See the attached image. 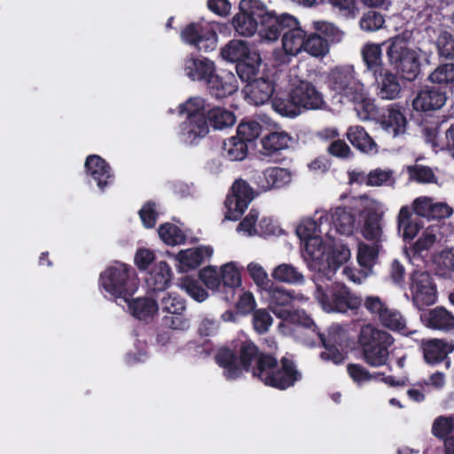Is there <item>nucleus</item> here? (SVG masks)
Wrapping results in <instances>:
<instances>
[{"label": "nucleus", "mask_w": 454, "mask_h": 454, "mask_svg": "<svg viewBox=\"0 0 454 454\" xmlns=\"http://www.w3.org/2000/svg\"><path fill=\"white\" fill-rule=\"evenodd\" d=\"M238 352L239 359L229 348H221L215 355V362L223 369V375L227 380L239 378L243 369L251 370L253 376L265 385L286 389L301 378L292 361L283 358L281 364H278L273 356L260 354L250 340L241 341Z\"/></svg>", "instance_id": "1"}, {"label": "nucleus", "mask_w": 454, "mask_h": 454, "mask_svg": "<svg viewBox=\"0 0 454 454\" xmlns=\"http://www.w3.org/2000/svg\"><path fill=\"white\" fill-rule=\"evenodd\" d=\"M353 197L348 206L334 207L329 211L317 210L315 218H304V223L300 228V232L306 235V231H315L319 228V232L325 234V238L333 240L335 235L340 233L345 236H350L356 230V214H361L363 208L354 206Z\"/></svg>", "instance_id": "2"}, {"label": "nucleus", "mask_w": 454, "mask_h": 454, "mask_svg": "<svg viewBox=\"0 0 454 454\" xmlns=\"http://www.w3.org/2000/svg\"><path fill=\"white\" fill-rule=\"evenodd\" d=\"M394 342L395 339L389 333L372 324L363 325L358 334V343L362 349L363 358L372 367H381L387 364L390 355L389 348Z\"/></svg>", "instance_id": "3"}, {"label": "nucleus", "mask_w": 454, "mask_h": 454, "mask_svg": "<svg viewBox=\"0 0 454 454\" xmlns=\"http://www.w3.org/2000/svg\"><path fill=\"white\" fill-rule=\"evenodd\" d=\"M325 278L314 279L316 290L314 298L319 303L322 309L327 313H345L348 309H356L361 305V300L352 294L344 285L333 284L325 286Z\"/></svg>", "instance_id": "4"}, {"label": "nucleus", "mask_w": 454, "mask_h": 454, "mask_svg": "<svg viewBox=\"0 0 454 454\" xmlns=\"http://www.w3.org/2000/svg\"><path fill=\"white\" fill-rule=\"evenodd\" d=\"M100 286L122 305L137 289L134 270L122 262H115L100 274Z\"/></svg>", "instance_id": "5"}, {"label": "nucleus", "mask_w": 454, "mask_h": 454, "mask_svg": "<svg viewBox=\"0 0 454 454\" xmlns=\"http://www.w3.org/2000/svg\"><path fill=\"white\" fill-rule=\"evenodd\" d=\"M411 37L412 32L405 30L391 38L387 51L390 64L409 81H413L420 72L418 51L408 47V42Z\"/></svg>", "instance_id": "6"}, {"label": "nucleus", "mask_w": 454, "mask_h": 454, "mask_svg": "<svg viewBox=\"0 0 454 454\" xmlns=\"http://www.w3.org/2000/svg\"><path fill=\"white\" fill-rule=\"evenodd\" d=\"M304 219L301 221L296 228V233L299 238L304 242V260L308 263L310 270L314 271L312 280L322 278L323 275H331V266L325 262L326 253L325 244L323 238L325 237L324 233L319 232V228L315 231H306V235L300 232V228L303 225Z\"/></svg>", "instance_id": "7"}, {"label": "nucleus", "mask_w": 454, "mask_h": 454, "mask_svg": "<svg viewBox=\"0 0 454 454\" xmlns=\"http://www.w3.org/2000/svg\"><path fill=\"white\" fill-rule=\"evenodd\" d=\"M328 86L347 100L361 98L365 88L351 65L333 68L328 75Z\"/></svg>", "instance_id": "8"}, {"label": "nucleus", "mask_w": 454, "mask_h": 454, "mask_svg": "<svg viewBox=\"0 0 454 454\" xmlns=\"http://www.w3.org/2000/svg\"><path fill=\"white\" fill-rule=\"evenodd\" d=\"M354 206L363 208L362 213L365 214L362 228L363 236L371 241H382L384 232L380 203L367 195H361L354 200Z\"/></svg>", "instance_id": "9"}, {"label": "nucleus", "mask_w": 454, "mask_h": 454, "mask_svg": "<svg viewBox=\"0 0 454 454\" xmlns=\"http://www.w3.org/2000/svg\"><path fill=\"white\" fill-rule=\"evenodd\" d=\"M182 40L197 50L208 52L217 46L215 25L201 20L187 25L181 32Z\"/></svg>", "instance_id": "10"}, {"label": "nucleus", "mask_w": 454, "mask_h": 454, "mask_svg": "<svg viewBox=\"0 0 454 454\" xmlns=\"http://www.w3.org/2000/svg\"><path fill=\"white\" fill-rule=\"evenodd\" d=\"M317 340H320L325 348V350L320 354L323 360L332 362L334 364H339L344 361V354L336 347L341 346L348 340L347 332L342 326L337 324L331 325L327 338H325L319 332L314 331V338L306 340L305 345L313 346Z\"/></svg>", "instance_id": "11"}, {"label": "nucleus", "mask_w": 454, "mask_h": 454, "mask_svg": "<svg viewBox=\"0 0 454 454\" xmlns=\"http://www.w3.org/2000/svg\"><path fill=\"white\" fill-rule=\"evenodd\" d=\"M239 12L232 19L236 32L243 36L254 35L259 27V18L264 11V4L261 0H241Z\"/></svg>", "instance_id": "12"}, {"label": "nucleus", "mask_w": 454, "mask_h": 454, "mask_svg": "<svg viewBox=\"0 0 454 454\" xmlns=\"http://www.w3.org/2000/svg\"><path fill=\"white\" fill-rule=\"evenodd\" d=\"M409 289L413 305L419 309L436 301V286L427 271L414 270L409 278Z\"/></svg>", "instance_id": "13"}, {"label": "nucleus", "mask_w": 454, "mask_h": 454, "mask_svg": "<svg viewBox=\"0 0 454 454\" xmlns=\"http://www.w3.org/2000/svg\"><path fill=\"white\" fill-rule=\"evenodd\" d=\"M290 97L301 112L302 109H320L325 105L322 93L311 82L298 78L291 80Z\"/></svg>", "instance_id": "14"}, {"label": "nucleus", "mask_w": 454, "mask_h": 454, "mask_svg": "<svg viewBox=\"0 0 454 454\" xmlns=\"http://www.w3.org/2000/svg\"><path fill=\"white\" fill-rule=\"evenodd\" d=\"M264 11L259 18L257 30L260 37L264 41L274 42L278 39L284 27H291L297 25V20L291 15L283 14L277 16L274 11H270L264 4Z\"/></svg>", "instance_id": "15"}, {"label": "nucleus", "mask_w": 454, "mask_h": 454, "mask_svg": "<svg viewBox=\"0 0 454 454\" xmlns=\"http://www.w3.org/2000/svg\"><path fill=\"white\" fill-rule=\"evenodd\" d=\"M254 198L253 190L249 184L243 181H236L231 187V194L225 200V219L237 220L247 209Z\"/></svg>", "instance_id": "16"}, {"label": "nucleus", "mask_w": 454, "mask_h": 454, "mask_svg": "<svg viewBox=\"0 0 454 454\" xmlns=\"http://www.w3.org/2000/svg\"><path fill=\"white\" fill-rule=\"evenodd\" d=\"M292 180V174L286 168H269L262 171H254L252 181L261 192L272 189H279L288 184Z\"/></svg>", "instance_id": "17"}, {"label": "nucleus", "mask_w": 454, "mask_h": 454, "mask_svg": "<svg viewBox=\"0 0 454 454\" xmlns=\"http://www.w3.org/2000/svg\"><path fill=\"white\" fill-rule=\"evenodd\" d=\"M182 71L191 81L207 83L215 72V65L208 58L191 54L184 59Z\"/></svg>", "instance_id": "18"}, {"label": "nucleus", "mask_w": 454, "mask_h": 454, "mask_svg": "<svg viewBox=\"0 0 454 454\" xmlns=\"http://www.w3.org/2000/svg\"><path fill=\"white\" fill-rule=\"evenodd\" d=\"M269 308L273 314L284 320L292 310L291 291L277 286L273 283L263 291Z\"/></svg>", "instance_id": "19"}, {"label": "nucleus", "mask_w": 454, "mask_h": 454, "mask_svg": "<svg viewBox=\"0 0 454 454\" xmlns=\"http://www.w3.org/2000/svg\"><path fill=\"white\" fill-rule=\"evenodd\" d=\"M416 215L432 219L449 218L453 214V209L446 202L434 201L432 198L422 196L417 198L412 204Z\"/></svg>", "instance_id": "20"}, {"label": "nucleus", "mask_w": 454, "mask_h": 454, "mask_svg": "<svg viewBox=\"0 0 454 454\" xmlns=\"http://www.w3.org/2000/svg\"><path fill=\"white\" fill-rule=\"evenodd\" d=\"M85 170L87 176L97 183L101 191L114 183V175L110 166L98 155L87 157Z\"/></svg>", "instance_id": "21"}, {"label": "nucleus", "mask_w": 454, "mask_h": 454, "mask_svg": "<svg viewBox=\"0 0 454 454\" xmlns=\"http://www.w3.org/2000/svg\"><path fill=\"white\" fill-rule=\"evenodd\" d=\"M446 92L434 87H426L421 90L412 101L416 111H434L442 107L446 102Z\"/></svg>", "instance_id": "22"}, {"label": "nucleus", "mask_w": 454, "mask_h": 454, "mask_svg": "<svg viewBox=\"0 0 454 454\" xmlns=\"http://www.w3.org/2000/svg\"><path fill=\"white\" fill-rule=\"evenodd\" d=\"M207 86L214 97L223 98L238 90V81L231 72L222 71L220 74L215 72L207 82Z\"/></svg>", "instance_id": "23"}, {"label": "nucleus", "mask_w": 454, "mask_h": 454, "mask_svg": "<svg viewBox=\"0 0 454 454\" xmlns=\"http://www.w3.org/2000/svg\"><path fill=\"white\" fill-rule=\"evenodd\" d=\"M209 131L206 116L193 115L180 126V137L184 143L192 145L197 139L204 137Z\"/></svg>", "instance_id": "24"}, {"label": "nucleus", "mask_w": 454, "mask_h": 454, "mask_svg": "<svg viewBox=\"0 0 454 454\" xmlns=\"http://www.w3.org/2000/svg\"><path fill=\"white\" fill-rule=\"evenodd\" d=\"M446 230V224L440 222L429 224L424 228L419 238L413 245L414 252L421 254L424 251H428L434 245L441 243L443 240Z\"/></svg>", "instance_id": "25"}, {"label": "nucleus", "mask_w": 454, "mask_h": 454, "mask_svg": "<svg viewBox=\"0 0 454 454\" xmlns=\"http://www.w3.org/2000/svg\"><path fill=\"white\" fill-rule=\"evenodd\" d=\"M421 348L427 364H438L454 350V345L441 339L422 340Z\"/></svg>", "instance_id": "26"}, {"label": "nucleus", "mask_w": 454, "mask_h": 454, "mask_svg": "<svg viewBox=\"0 0 454 454\" xmlns=\"http://www.w3.org/2000/svg\"><path fill=\"white\" fill-rule=\"evenodd\" d=\"M243 92L251 104L262 105L271 98L274 86L269 79H254L245 86Z\"/></svg>", "instance_id": "27"}, {"label": "nucleus", "mask_w": 454, "mask_h": 454, "mask_svg": "<svg viewBox=\"0 0 454 454\" xmlns=\"http://www.w3.org/2000/svg\"><path fill=\"white\" fill-rule=\"evenodd\" d=\"M420 319L430 329L449 331L454 328V316L442 307L425 311L420 315Z\"/></svg>", "instance_id": "28"}, {"label": "nucleus", "mask_w": 454, "mask_h": 454, "mask_svg": "<svg viewBox=\"0 0 454 454\" xmlns=\"http://www.w3.org/2000/svg\"><path fill=\"white\" fill-rule=\"evenodd\" d=\"M283 321L278 325V328L284 334L288 333V328L286 325V323L301 325L304 332H308V337L301 340L304 344L306 340L308 341L314 338V331L317 332V327L313 319L304 310H291L288 317H286Z\"/></svg>", "instance_id": "29"}, {"label": "nucleus", "mask_w": 454, "mask_h": 454, "mask_svg": "<svg viewBox=\"0 0 454 454\" xmlns=\"http://www.w3.org/2000/svg\"><path fill=\"white\" fill-rule=\"evenodd\" d=\"M129 308V311L132 316L138 319L147 320L153 317L159 310L158 303L147 297H141L130 300L128 297V301H123Z\"/></svg>", "instance_id": "30"}, {"label": "nucleus", "mask_w": 454, "mask_h": 454, "mask_svg": "<svg viewBox=\"0 0 454 454\" xmlns=\"http://www.w3.org/2000/svg\"><path fill=\"white\" fill-rule=\"evenodd\" d=\"M213 252L211 247H200L180 251L176 258L180 262L182 270H187L197 268L206 257L212 256Z\"/></svg>", "instance_id": "31"}, {"label": "nucleus", "mask_w": 454, "mask_h": 454, "mask_svg": "<svg viewBox=\"0 0 454 454\" xmlns=\"http://www.w3.org/2000/svg\"><path fill=\"white\" fill-rule=\"evenodd\" d=\"M378 96L382 99L393 100L398 97L401 86L395 75L388 71L381 72L376 76Z\"/></svg>", "instance_id": "32"}, {"label": "nucleus", "mask_w": 454, "mask_h": 454, "mask_svg": "<svg viewBox=\"0 0 454 454\" xmlns=\"http://www.w3.org/2000/svg\"><path fill=\"white\" fill-rule=\"evenodd\" d=\"M348 141L358 150L366 153H376L377 145L361 126H351L347 131Z\"/></svg>", "instance_id": "33"}, {"label": "nucleus", "mask_w": 454, "mask_h": 454, "mask_svg": "<svg viewBox=\"0 0 454 454\" xmlns=\"http://www.w3.org/2000/svg\"><path fill=\"white\" fill-rule=\"evenodd\" d=\"M271 277L277 282L289 285H302L305 282L303 273L294 265L286 262L276 266L271 272Z\"/></svg>", "instance_id": "34"}, {"label": "nucleus", "mask_w": 454, "mask_h": 454, "mask_svg": "<svg viewBox=\"0 0 454 454\" xmlns=\"http://www.w3.org/2000/svg\"><path fill=\"white\" fill-rule=\"evenodd\" d=\"M398 231L405 240L413 239L422 228L419 219H413L407 207H402L397 216Z\"/></svg>", "instance_id": "35"}, {"label": "nucleus", "mask_w": 454, "mask_h": 454, "mask_svg": "<svg viewBox=\"0 0 454 454\" xmlns=\"http://www.w3.org/2000/svg\"><path fill=\"white\" fill-rule=\"evenodd\" d=\"M381 127L393 137L403 134L406 129V119L400 110L389 107L382 116Z\"/></svg>", "instance_id": "36"}, {"label": "nucleus", "mask_w": 454, "mask_h": 454, "mask_svg": "<svg viewBox=\"0 0 454 454\" xmlns=\"http://www.w3.org/2000/svg\"><path fill=\"white\" fill-rule=\"evenodd\" d=\"M171 279V270L165 262H159L146 278L147 286L154 292L164 290Z\"/></svg>", "instance_id": "37"}, {"label": "nucleus", "mask_w": 454, "mask_h": 454, "mask_svg": "<svg viewBox=\"0 0 454 454\" xmlns=\"http://www.w3.org/2000/svg\"><path fill=\"white\" fill-rule=\"evenodd\" d=\"M306 33L297 25L293 26L290 29L284 33L282 38L283 49L286 53L295 56L300 53L304 47V40Z\"/></svg>", "instance_id": "38"}, {"label": "nucleus", "mask_w": 454, "mask_h": 454, "mask_svg": "<svg viewBox=\"0 0 454 454\" xmlns=\"http://www.w3.org/2000/svg\"><path fill=\"white\" fill-rule=\"evenodd\" d=\"M379 321L384 327L391 331L400 332L403 335H410L417 333V331L408 330L404 317L400 311L393 308H388L385 310V313Z\"/></svg>", "instance_id": "39"}, {"label": "nucleus", "mask_w": 454, "mask_h": 454, "mask_svg": "<svg viewBox=\"0 0 454 454\" xmlns=\"http://www.w3.org/2000/svg\"><path fill=\"white\" fill-rule=\"evenodd\" d=\"M428 81L440 86V90L454 87V63L439 65L428 76Z\"/></svg>", "instance_id": "40"}, {"label": "nucleus", "mask_w": 454, "mask_h": 454, "mask_svg": "<svg viewBox=\"0 0 454 454\" xmlns=\"http://www.w3.org/2000/svg\"><path fill=\"white\" fill-rule=\"evenodd\" d=\"M291 136L286 131H275L262 137L261 143L266 154L284 150L289 146Z\"/></svg>", "instance_id": "41"}, {"label": "nucleus", "mask_w": 454, "mask_h": 454, "mask_svg": "<svg viewBox=\"0 0 454 454\" xmlns=\"http://www.w3.org/2000/svg\"><path fill=\"white\" fill-rule=\"evenodd\" d=\"M254 51H250L247 43L240 40H232L226 44L221 51L222 57L230 62L240 63L250 57Z\"/></svg>", "instance_id": "42"}, {"label": "nucleus", "mask_w": 454, "mask_h": 454, "mask_svg": "<svg viewBox=\"0 0 454 454\" xmlns=\"http://www.w3.org/2000/svg\"><path fill=\"white\" fill-rule=\"evenodd\" d=\"M363 61L367 69L372 71L376 75L380 70L382 61V51L380 44L368 43L361 49Z\"/></svg>", "instance_id": "43"}, {"label": "nucleus", "mask_w": 454, "mask_h": 454, "mask_svg": "<svg viewBox=\"0 0 454 454\" xmlns=\"http://www.w3.org/2000/svg\"><path fill=\"white\" fill-rule=\"evenodd\" d=\"M260 65V55L254 51L250 54V57L237 65L236 71L239 78L248 83L254 80V77L258 74Z\"/></svg>", "instance_id": "44"}, {"label": "nucleus", "mask_w": 454, "mask_h": 454, "mask_svg": "<svg viewBox=\"0 0 454 454\" xmlns=\"http://www.w3.org/2000/svg\"><path fill=\"white\" fill-rule=\"evenodd\" d=\"M247 145L239 137H231L223 145V155L230 160H242L247 157Z\"/></svg>", "instance_id": "45"}, {"label": "nucleus", "mask_w": 454, "mask_h": 454, "mask_svg": "<svg viewBox=\"0 0 454 454\" xmlns=\"http://www.w3.org/2000/svg\"><path fill=\"white\" fill-rule=\"evenodd\" d=\"M351 256L350 250L345 246L335 247L332 252L326 254L325 262L329 264L330 269L333 270L331 275H323L322 278L331 280L335 274L337 269L349 260Z\"/></svg>", "instance_id": "46"}, {"label": "nucleus", "mask_w": 454, "mask_h": 454, "mask_svg": "<svg viewBox=\"0 0 454 454\" xmlns=\"http://www.w3.org/2000/svg\"><path fill=\"white\" fill-rule=\"evenodd\" d=\"M208 121L215 129H223L233 126L236 122V117L229 110L215 107L208 112Z\"/></svg>", "instance_id": "47"}, {"label": "nucleus", "mask_w": 454, "mask_h": 454, "mask_svg": "<svg viewBox=\"0 0 454 454\" xmlns=\"http://www.w3.org/2000/svg\"><path fill=\"white\" fill-rule=\"evenodd\" d=\"M223 288H230L231 291L241 285L240 271L236 262H230L220 268Z\"/></svg>", "instance_id": "48"}, {"label": "nucleus", "mask_w": 454, "mask_h": 454, "mask_svg": "<svg viewBox=\"0 0 454 454\" xmlns=\"http://www.w3.org/2000/svg\"><path fill=\"white\" fill-rule=\"evenodd\" d=\"M271 104L273 109L282 116L296 117L301 114L296 102L291 98L290 92L287 98L277 95Z\"/></svg>", "instance_id": "49"}, {"label": "nucleus", "mask_w": 454, "mask_h": 454, "mask_svg": "<svg viewBox=\"0 0 454 454\" xmlns=\"http://www.w3.org/2000/svg\"><path fill=\"white\" fill-rule=\"evenodd\" d=\"M303 51L313 57H323L328 52L327 41L317 34L306 35Z\"/></svg>", "instance_id": "50"}, {"label": "nucleus", "mask_w": 454, "mask_h": 454, "mask_svg": "<svg viewBox=\"0 0 454 454\" xmlns=\"http://www.w3.org/2000/svg\"><path fill=\"white\" fill-rule=\"evenodd\" d=\"M378 254V246H369L365 243H360L357 251V262L365 270H370L377 262Z\"/></svg>", "instance_id": "51"}, {"label": "nucleus", "mask_w": 454, "mask_h": 454, "mask_svg": "<svg viewBox=\"0 0 454 454\" xmlns=\"http://www.w3.org/2000/svg\"><path fill=\"white\" fill-rule=\"evenodd\" d=\"M348 101L355 104L356 115L361 121H367L375 116L376 106L372 100L367 98L365 90H363L361 98L348 99Z\"/></svg>", "instance_id": "52"}, {"label": "nucleus", "mask_w": 454, "mask_h": 454, "mask_svg": "<svg viewBox=\"0 0 454 454\" xmlns=\"http://www.w3.org/2000/svg\"><path fill=\"white\" fill-rule=\"evenodd\" d=\"M160 308L163 312L180 315L185 309L184 302L176 293H165L160 298Z\"/></svg>", "instance_id": "53"}, {"label": "nucleus", "mask_w": 454, "mask_h": 454, "mask_svg": "<svg viewBox=\"0 0 454 454\" xmlns=\"http://www.w3.org/2000/svg\"><path fill=\"white\" fill-rule=\"evenodd\" d=\"M158 233L163 242L170 246L182 244L185 239L182 231L171 223L160 225L158 230Z\"/></svg>", "instance_id": "54"}, {"label": "nucleus", "mask_w": 454, "mask_h": 454, "mask_svg": "<svg viewBox=\"0 0 454 454\" xmlns=\"http://www.w3.org/2000/svg\"><path fill=\"white\" fill-rule=\"evenodd\" d=\"M181 287L196 301H204L208 297L207 292L202 287L200 282L191 277L183 278Z\"/></svg>", "instance_id": "55"}, {"label": "nucleus", "mask_w": 454, "mask_h": 454, "mask_svg": "<svg viewBox=\"0 0 454 454\" xmlns=\"http://www.w3.org/2000/svg\"><path fill=\"white\" fill-rule=\"evenodd\" d=\"M394 173L390 169L375 168L367 174L368 186L393 185Z\"/></svg>", "instance_id": "56"}, {"label": "nucleus", "mask_w": 454, "mask_h": 454, "mask_svg": "<svg viewBox=\"0 0 454 454\" xmlns=\"http://www.w3.org/2000/svg\"><path fill=\"white\" fill-rule=\"evenodd\" d=\"M432 433L439 438H443L449 434L451 435L446 440L445 446L450 439L454 437V421L450 417H439L435 419L432 427ZM447 454V452L445 453Z\"/></svg>", "instance_id": "57"}, {"label": "nucleus", "mask_w": 454, "mask_h": 454, "mask_svg": "<svg viewBox=\"0 0 454 454\" xmlns=\"http://www.w3.org/2000/svg\"><path fill=\"white\" fill-rule=\"evenodd\" d=\"M200 278L210 290L220 291L223 287L220 271L216 267L209 266L200 271Z\"/></svg>", "instance_id": "58"}, {"label": "nucleus", "mask_w": 454, "mask_h": 454, "mask_svg": "<svg viewBox=\"0 0 454 454\" xmlns=\"http://www.w3.org/2000/svg\"><path fill=\"white\" fill-rule=\"evenodd\" d=\"M247 271L255 285L263 292L272 282L269 279L268 274L263 267L257 262H250L247 265Z\"/></svg>", "instance_id": "59"}, {"label": "nucleus", "mask_w": 454, "mask_h": 454, "mask_svg": "<svg viewBox=\"0 0 454 454\" xmlns=\"http://www.w3.org/2000/svg\"><path fill=\"white\" fill-rule=\"evenodd\" d=\"M261 125L254 121H244L238 126L237 137L243 141L250 142L259 137Z\"/></svg>", "instance_id": "60"}, {"label": "nucleus", "mask_w": 454, "mask_h": 454, "mask_svg": "<svg viewBox=\"0 0 454 454\" xmlns=\"http://www.w3.org/2000/svg\"><path fill=\"white\" fill-rule=\"evenodd\" d=\"M259 212L255 209H251L248 215L239 224L237 231L246 236L251 237L257 235Z\"/></svg>", "instance_id": "61"}, {"label": "nucleus", "mask_w": 454, "mask_h": 454, "mask_svg": "<svg viewBox=\"0 0 454 454\" xmlns=\"http://www.w3.org/2000/svg\"><path fill=\"white\" fill-rule=\"evenodd\" d=\"M180 107L181 113H186L187 117H192L193 115L206 116L205 101L200 97L191 98Z\"/></svg>", "instance_id": "62"}, {"label": "nucleus", "mask_w": 454, "mask_h": 454, "mask_svg": "<svg viewBox=\"0 0 454 454\" xmlns=\"http://www.w3.org/2000/svg\"><path fill=\"white\" fill-rule=\"evenodd\" d=\"M434 262L440 270H442V274H447L454 270V248H448L439 253L435 258Z\"/></svg>", "instance_id": "63"}, {"label": "nucleus", "mask_w": 454, "mask_h": 454, "mask_svg": "<svg viewBox=\"0 0 454 454\" xmlns=\"http://www.w3.org/2000/svg\"><path fill=\"white\" fill-rule=\"evenodd\" d=\"M438 53L445 59L454 58V39L448 33H442L437 39Z\"/></svg>", "instance_id": "64"}]
</instances>
